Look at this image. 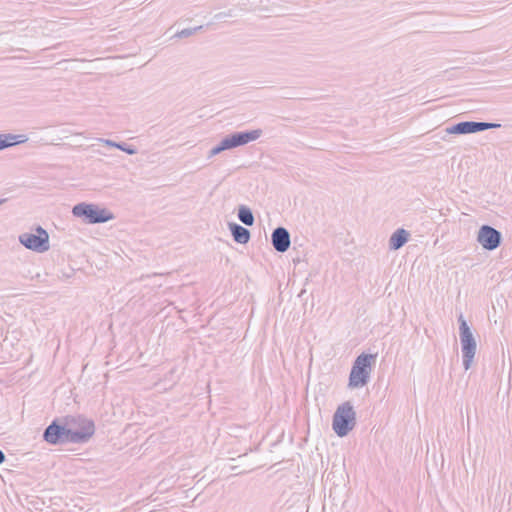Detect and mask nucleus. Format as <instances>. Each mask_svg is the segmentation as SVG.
<instances>
[{"label":"nucleus","mask_w":512,"mask_h":512,"mask_svg":"<svg viewBox=\"0 0 512 512\" xmlns=\"http://www.w3.org/2000/svg\"><path fill=\"white\" fill-rule=\"evenodd\" d=\"M202 26L194 27V28H185L176 33V37L178 38H187L195 34L197 31L201 30Z\"/></svg>","instance_id":"17"},{"label":"nucleus","mask_w":512,"mask_h":512,"mask_svg":"<svg viewBox=\"0 0 512 512\" xmlns=\"http://www.w3.org/2000/svg\"><path fill=\"white\" fill-rule=\"evenodd\" d=\"M99 142H102L104 143L105 145L109 146V147H114V148H117L120 147V144L113 141V140H110V139H103V138H99L98 139Z\"/></svg>","instance_id":"19"},{"label":"nucleus","mask_w":512,"mask_h":512,"mask_svg":"<svg viewBox=\"0 0 512 512\" xmlns=\"http://www.w3.org/2000/svg\"><path fill=\"white\" fill-rule=\"evenodd\" d=\"M271 242L274 249L277 252L284 253L286 252L291 244L290 233L284 227H277L273 230L271 235Z\"/></svg>","instance_id":"11"},{"label":"nucleus","mask_w":512,"mask_h":512,"mask_svg":"<svg viewBox=\"0 0 512 512\" xmlns=\"http://www.w3.org/2000/svg\"><path fill=\"white\" fill-rule=\"evenodd\" d=\"M500 123H489V122H476V121H462L448 127L446 132L448 134L464 135L482 132L489 129L500 128Z\"/></svg>","instance_id":"8"},{"label":"nucleus","mask_w":512,"mask_h":512,"mask_svg":"<svg viewBox=\"0 0 512 512\" xmlns=\"http://www.w3.org/2000/svg\"><path fill=\"white\" fill-rule=\"evenodd\" d=\"M229 230L235 242L239 244H246L249 242L251 233L247 228L237 223H229Z\"/></svg>","instance_id":"13"},{"label":"nucleus","mask_w":512,"mask_h":512,"mask_svg":"<svg viewBox=\"0 0 512 512\" xmlns=\"http://www.w3.org/2000/svg\"><path fill=\"white\" fill-rule=\"evenodd\" d=\"M356 425V412L349 401L339 405L333 415L332 428L339 437H344Z\"/></svg>","instance_id":"4"},{"label":"nucleus","mask_w":512,"mask_h":512,"mask_svg":"<svg viewBox=\"0 0 512 512\" xmlns=\"http://www.w3.org/2000/svg\"><path fill=\"white\" fill-rule=\"evenodd\" d=\"M120 147H118L119 150L126 152L128 155H134L137 153V150L132 145H128L125 142H119Z\"/></svg>","instance_id":"18"},{"label":"nucleus","mask_w":512,"mask_h":512,"mask_svg":"<svg viewBox=\"0 0 512 512\" xmlns=\"http://www.w3.org/2000/svg\"><path fill=\"white\" fill-rule=\"evenodd\" d=\"M458 323L463 356V366L465 370H469L476 354L477 344L473 333L462 314H460L458 317Z\"/></svg>","instance_id":"5"},{"label":"nucleus","mask_w":512,"mask_h":512,"mask_svg":"<svg viewBox=\"0 0 512 512\" xmlns=\"http://www.w3.org/2000/svg\"><path fill=\"white\" fill-rule=\"evenodd\" d=\"M326 509V503L323 504V511Z\"/></svg>","instance_id":"24"},{"label":"nucleus","mask_w":512,"mask_h":512,"mask_svg":"<svg viewBox=\"0 0 512 512\" xmlns=\"http://www.w3.org/2000/svg\"><path fill=\"white\" fill-rule=\"evenodd\" d=\"M75 217L82 218L88 224L106 223L115 218L114 214L106 208H100L96 204L81 202L72 208Z\"/></svg>","instance_id":"3"},{"label":"nucleus","mask_w":512,"mask_h":512,"mask_svg":"<svg viewBox=\"0 0 512 512\" xmlns=\"http://www.w3.org/2000/svg\"><path fill=\"white\" fill-rule=\"evenodd\" d=\"M150 276H151V275H142V276L140 277V280H144V278H145V277H150Z\"/></svg>","instance_id":"22"},{"label":"nucleus","mask_w":512,"mask_h":512,"mask_svg":"<svg viewBox=\"0 0 512 512\" xmlns=\"http://www.w3.org/2000/svg\"><path fill=\"white\" fill-rule=\"evenodd\" d=\"M6 459L4 452L0 449V464H2Z\"/></svg>","instance_id":"21"},{"label":"nucleus","mask_w":512,"mask_h":512,"mask_svg":"<svg viewBox=\"0 0 512 512\" xmlns=\"http://www.w3.org/2000/svg\"><path fill=\"white\" fill-rule=\"evenodd\" d=\"M5 201H6V199H0V205H1L2 203H4Z\"/></svg>","instance_id":"23"},{"label":"nucleus","mask_w":512,"mask_h":512,"mask_svg":"<svg viewBox=\"0 0 512 512\" xmlns=\"http://www.w3.org/2000/svg\"><path fill=\"white\" fill-rule=\"evenodd\" d=\"M37 234L23 233L19 236V242L29 250L43 253L49 250V234L41 226L36 228Z\"/></svg>","instance_id":"6"},{"label":"nucleus","mask_w":512,"mask_h":512,"mask_svg":"<svg viewBox=\"0 0 512 512\" xmlns=\"http://www.w3.org/2000/svg\"><path fill=\"white\" fill-rule=\"evenodd\" d=\"M64 419L69 430L72 432L85 434V438L81 441H78L77 444L88 442L95 433V424L91 419H88L82 415H68Z\"/></svg>","instance_id":"7"},{"label":"nucleus","mask_w":512,"mask_h":512,"mask_svg":"<svg viewBox=\"0 0 512 512\" xmlns=\"http://www.w3.org/2000/svg\"><path fill=\"white\" fill-rule=\"evenodd\" d=\"M85 438V434L72 432L69 430L65 419L60 423L58 419L53 420L44 430L43 439L52 445H61L67 443H78Z\"/></svg>","instance_id":"1"},{"label":"nucleus","mask_w":512,"mask_h":512,"mask_svg":"<svg viewBox=\"0 0 512 512\" xmlns=\"http://www.w3.org/2000/svg\"><path fill=\"white\" fill-rule=\"evenodd\" d=\"M27 141L25 135L0 134V151L14 144H21Z\"/></svg>","instance_id":"14"},{"label":"nucleus","mask_w":512,"mask_h":512,"mask_svg":"<svg viewBox=\"0 0 512 512\" xmlns=\"http://www.w3.org/2000/svg\"><path fill=\"white\" fill-rule=\"evenodd\" d=\"M410 233L404 228H399L392 233L389 239V249L390 250H399L402 248L409 240Z\"/></svg>","instance_id":"12"},{"label":"nucleus","mask_w":512,"mask_h":512,"mask_svg":"<svg viewBox=\"0 0 512 512\" xmlns=\"http://www.w3.org/2000/svg\"><path fill=\"white\" fill-rule=\"evenodd\" d=\"M262 133L263 131L261 129H255L251 131H240L232 133L226 136L225 138L226 141L228 142L229 148L233 149L259 139Z\"/></svg>","instance_id":"10"},{"label":"nucleus","mask_w":512,"mask_h":512,"mask_svg":"<svg viewBox=\"0 0 512 512\" xmlns=\"http://www.w3.org/2000/svg\"><path fill=\"white\" fill-rule=\"evenodd\" d=\"M375 359L376 355L367 353H361L355 359L349 375L350 388H360L368 383Z\"/></svg>","instance_id":"2"},{"label":"nucleus","mask_w":512,"mask_h":512,"mask_svg":"<svg viewBox=\"0 0 512 512\" xmlns=\"http://www.w3.org/2000/svg\"><path fill=\"white\" fill-rule=\"evenodd\" d=\"M477 241L484 249L492 251L501 245L502 234L490 225H482L478 231Z\"/></svg>","instance_id":"9"},{"label":"nucleus","mask_w":512,"mask_h":512,"mask_svg":"<svg viewBox=\"0 0 512 512\" xmlns=\"http://www.w3.org/2000/svg\"><path fill=\"white\" fill-rule=\"evenodd\" d=\"M229 149L230 148H229L228 142L226 141V138H223L218 145H216L209 151L208 158H212V157L218 155L219 153H221L225 150H229Z\"/></svg>","instance_id":"16"},{"label":"nucleus","mask_w":512,"mask_h":512,"mask_svg":"<svg viewBox=\"0 0 512 512\" xmlns=\"http://www.w3.org/2000/svg\"><path fill=\"white\" fill-rule=\"evenodd\" d=\"M238 219L246 226H252L255 222V218L252 213V210L245 205H241L239 207Z\"/></svg>","instance_id":"15"},{"label":"nucleus","mask_w":512,"mask_h":512,"mask_svg":"<svg viewBox=\"0 0 512 512\" xmlns=\"http://www.w3.org/2000/svg\"><path fill=\"white\" fill-rule=\"evenodd\" d=\"M233 16V11L232 10H229L227 12H220V13H217L215 14L214 18L216 20H221L223 19L224 17H232Z\"/></svg>","instance_id":"20"}]
</instances>
